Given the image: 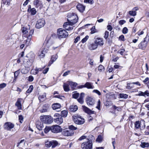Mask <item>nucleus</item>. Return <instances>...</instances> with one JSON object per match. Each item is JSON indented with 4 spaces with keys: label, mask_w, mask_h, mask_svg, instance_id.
<instances>
[{
    "label": "nucleus",
    "mask_w": 149,
    "mask_h": 149,
    "mask_svg": "<svg viewBox=\"0 0 149 149\" xmlns=\"http://www.w3.org/2000/svg\"><path fill=\"white\" fill-rule=\"evenodd\" d=\"M59 117H56L54 119V121L59 125L61 124L63 122V120L61 116H59Z\"/></svg>",
    "instance_id": "obj_20"
},
{
    "label": "nucleus",
    "mask_w": 149,
    "mask_h": 149,
    "mask_svg": "<svg viewBox=\"0 0 149 149\" xmlns=\"http://www.w3.org/2000/svg\"><path fill=\"white\" fill-rule=\"evenodd\" d=\"M35 57L34 54H33L31 58L24 61V63L25 68H29L32 66L33 63L34 62Z\"/></svg>",
    "instance_id": "obj_5"
},
{
    "label": "nucleus",
    "mask_w": 149,
    "mask_h": 149,
    "mask_svg": "<svg viewBox=\"0 0 149 149\" xmlns=\"http://www.w3.org/2000/svg\"><path fill=\"white\" fill-rule=\"evenodd\" d=\"M135 127L136 129H138L140 127L142 126V127H145V121L143 120H141L140 121H137L135 122L134 123Z\"/></svg>",
    "instance_id": "obj_10"
},
{
    "label": "nucleus",
    "mask_w": 149,
    "mask_h": 149,
    "mask_svg": "<svg viewBox=\"0 0 149 149\" xmlns=\"http://www.w3.org/2000/svg\"><path fill=\"white\" fill-rule=\"evenodd\" d=\"M81 104H83L84 102L83 99L79 98L77 100Z\"/></svg>",
    "instance_id": "obj_62"
},
{
    "label": "nucleus",
    "mask_w": 149,
    "mask_h": 149,
    "mask_svg": "<svg viewBox=\"0 0 149 149\" xmlns=\"http://www.w3.org/2000/svg\"><path fill=\"white\" fill-rule=\"evenodd\" d=\"M98 46V45L102 46L103 45L104 42L102 39L100 38H96L94 41Z\"/></svg>",
    "instance_id": "obj_19"
},
{
    "label": "nucleus",
    "mask_w": 149,
    "mask_h": 149,
    "mask_svg": "<svg viewBox=\"0 0 149 149\" xmlns=\"http://www.w3.org/2000/svg\"><path fill=\"white\" fill-rule=\"evenodd\" d=\"M69 128L72 130H76L77 129V127H76L73 125H70L69 126Z\"/></svg>",
    "instance_id": "obj_47"
},
{
    "label": "nucleus",
    "mask_w": 149,
    "mask_h": 149,
    "mask_svg": "<svg viewBox=\"0 0 149 149\" xmlns=\"http://www.w3.org/2000/svg\"><path fill=\"white\" fill-rule=\"evenodd\" d=\"M128 32V29L126 27H124L122 30L123 33L124 34H126Z\"/></svg>",
    "instance_id": "obj_51"
},
{
    "label": "nucleus",
    "mask_w": 149,
    "mask_h": 149,
    "mask_svg": "<svg viewBox=\"0 0 149 149\" xmlns=\"http://www.w3.org/2000/svg\"><path fill=\"white\" fill-rule=\"evenodd\" d=\"M86 102L88 106H93L95 103V101L92 97H88L86 99Z\"/></svg>",
    "instance_id": "obj_13"
},
{
    "label": "nucleus",
    "mask_w": 149,
    "mask_h": 149,
    "mask_svg": "<svg viewBox=\"0 0 149 149\" xmlns=\"http://www.w3.org/2000/svg\"><path fill=\"white\" fill-rule=\"evenodd\" d=\"M47 49H44L43 50H42L40 52H39L38 54L40 58H42L44 57L45 53H47Z\"/></svg>",
    "instance_id": "obj_25"
},
{
    "label": "nucleus",
    "mask_w": 149,
    "mask_h": 149,
    "mask_svg": "<svg viewBox=\"0 0 149 149\" xmlns=\"http://www.w3.org/2000/svg\"><path fill=\"white\" fill-rule=\"evenodd\" d=\"M149 41V36L147 34L145 37V38L144 39L143 41H144L147 44L148 42Z\"/></svg>",
    "instance_id": "obj_48"
},
{
    "label": "nucleus",
    "mask_w": 149,
    "mask_h": 149,
    "mask_svg": "<svg viewBox=\"0 0 149 149\" xmlns=\"http://www.w3.org/2000/svg\"><path fill=\"white\" fill-rule=\"evenodd\" d=\"M57 36L58 38H65L68 36V34L65 30L60 28L57 30Z\"/></svg>",
    "instance_id": "obj_3"
},
{
    "label": "nucleus",
    "mask_w": 149,
    "mask_h": 149,
    "mask_svg": "<svg viewBox=\"0 0 149 149\" xmlns=\"http://www.w3.org/2000/svg\"><path fill=\"white\" fill-rule=\"evenodd\" d=\"M51 146L52 148H55L58 144V142L56 141H51Z\"/></svg>",
    "instance_id": "obj_39"
},
{
    "label": "nucleus",
    "mask_w": 149,
    "mask_h": 149,
    "mask_svg": "<svg viewBox=\"0 0 149 149\" xmlns=\"http://www.w3.org/2000/svg\"><path fill=\"white\" fill-rule=\"evenodd\" d=\"M79 93H73L72 95V97L74 98L77 99L79 96Z\"/></svg>",
    "instance_id": "obj_43"
},
{
    "label": "nucleus",
    "mask_w": 149,
    "mask_h": 149,
    "mask_svg": "<svg viewBox=\"0 0 149 149\" xmlns=\"http://www.w3.org/2000/svg\"><path fill=\"white\" fill-rule=\"evenodd\" d=\"M36 127L39 130H42L43 128V123L38 122L36 124Z\"/></svg>",
    "instance_id": "obj_22"
},
{
    "label": "nucleus",
    "mask_w": 149,
    "mask_h": 149,
    "mask_svg": "<svg viewBox=\"0 0 149 149\" xmlns=\"http://www.w3.org/2000/svg\"><path fill=\"white\" fill-rule=\"evenodd\" d=\"M85 7L81 4L79 3L76 6V8L81 12H83L84 10Z\"/></svg>",
    "instance_id": "obj_21"
},
{
    "label": "nucleus",
    "mask_w": 149,
    "mask_h": 149,
    "mask_svg": "<svg viewBox=\"0 0 149 149\" xmlns=\"http://www.w3.org/2000/svg\"><path fill=\"white\" fill-rule=\"evenodd\" d=\"M126 21L125 20H121L119 22V24L120 25H122L126 23Z\"/></svg>",
    "instance_id": "obj_59"
},
{
    "label": "nucleus",
    "mask_w": 149,
    "mask_h": 149,
    "mask_svg": "<svg viewBox=\"0 0 149 149\" xmlns=\"http://www.w3.org/2000/svg\"><path fill=\"white\" fill-rule=\"evenodd\" d=\"M48 108V104H45L43 105V106L42 107V109L40 110V111L41 113H44L46 112L47 111V110Z\"/></svg>",
    "instance_id": "obj_24"
},
{
    "label": "nucleus",
    "mask_w": 149,
    "mask_h": 149,
    "mask_svg": "<svg viewBox=\"0 0 149 149\" xmlns=\"http://www.w3.org/2000/svg\"><path fill=\"white\" fill-rule=\"evenodd\" d=\"M88 38H89L88 36H86L84 38H83L82 39V40H81L82 42V43H84L85 42L87 41V40L88 39Z\"/></svg>",
    "instance_id": "obj_53"
},
{
    "label": "nucleus",
    "mask_w": 149,
    "mask_h": 149,
    "mask_svg": "<svg viewBox=\"0 0 149 149\" xmlns=\"http://www.w3.org/2000/svg\"><path fill=\"white\" fill-rule=\"evenodd\" d=\"M78 109V107L77 105H72L70 106L69 108L70 112H74Z\"/></svg>",
    "instance_id": "obj_26"
},
{
    "label": "nucleus",
    "mask_w": 149,
    "mask_h": 149,
    "mask_svg": "<svg viewBox=\"0 0 149 149\" xmlns=\"http://www.w3.org/2000/svg\"><path fill=\"white\" fill-rule=\"evenodd\" d=\"M45 24V22L44 19H39L37 21L36 27L37 29H40L44 26Z\"/></svg>",
    "instance_id": "obj_9"
},
{
    "label": "nucleus",
    "mask_w": 149,
    "mask_h": 149,
    "mask_svg": "<svg viewBox=\"0 0 149 149\" xmlns=\"http://www.w3.org/2000/svg\"><path fill=\"white\" fill-rule=\"evenodd\" d=\"M73 117L74 122L77 124L82 125L85 122L84 119L81 118V116L74 115Z\"/></svg>",
    "instance_id": "obj_6"
},
{
    "label": "nucleus",
    "mask_w": 149,
    "mask_h": 149,
    "mask_svg": "<svg viewBox=\"0 0 149 149\" xmlns=\"http://www.w3.org/2000/svg\"><path fill=\"white\" fill-rule=\"evenodd\" d=\"M119 39L122 41H124L125 38L124 36L123 35H121L119 37Z\"/></svg>",
    "instance_id": "obj_64"
},
{
    "label": "nucleus",
    "mask_w": 149,
    "mask_h": 149,
    "mask_svg": "<svg viewBox=\"0 0 149 149\" xmlns=\"http://www.w3.org/2000/svg\"><path fill=\"white\" fill-rule=\"evenodd\" d=\"M33 85H31L30 86L29 88L26 91V93H31L33 90Z\"/></svg>",
    "instance_id": "obj_42"
},
{
    "label": "nucleus",
    "mask_w": 149,
    "mask_h": 149,
    "mask_svg": "<svg viewBox=\"0 0 149 149\" xmlns=\"http://www.w3.org/2000/svg\"><path fill=\"white\" fill-rule=\"evenodd\" d=\"M61 127L58 125H53L51 126H46L44 130H62Z\"/></svg>",
    "instance_id": "obj_7"
},
{
    "label": "nucleus",
    "mask_w": 149,
    "mask_h": 149,
    "mask_svg": "<svg viewBox=\"0 0 149 149\" xmlns=\"http://www.w3.org/2000/svg\"><path fill=\"white\" fill-rule=\"evenodd\" d=\"M34 79L33 77L31 75L29 76L28 79V81L29 82L32 81Z\"/></svg>",
    "instance_id": "obj_58"
},
{
    "label": "nucleus",
    "mask_w": 149,
    "mask_h": 149,
    "mask_svg": "<svg viewBox=\"0 0 149 149\" xmlns=\"http://www.w3.org/2000/svg\"><path fill=\"white\" fill-rule=\"evenodd\" d=\"M100 100L98 101V103L97 104V106L96 107V108L97 109L99 110H100Z\"/></svg>",
    "instance_id": "obj_57"
},
{
    "label": "nucleus",
    "mask_w": 149,
    "mask_h": 149,
    "mask_svg": "<svg viewBox=\"0 0 149 149\" xmlns=\"http://www.w3.org/2000/svg\"><path fill=\"white\" fill-rule=\"evenodd\" d=\"M92 146V141L89 139L87 141L82 143L81 145L82 149H91Z\"/></svg>",
    "instance_id": "obj_4"
},
{
    "label": "nucleus",
    "mask_w": 149,
    "mask_h": 149,
    "mask_svg": "<svg viewBox=\"0 0 149 149\" xmlns=\"http://www.w3.org/2000/svg\"><path fill=\"white\" fill-rule=\"evenodd\" d=\"M83 111L86 113L89 114H91L95 113V111H93L86 107L85 106L83 105L82 106Z\"/></svg>",
    "instance_id": "obj_14"
},
{
    "label": "nucleus",
    "mask_w": 149,
    "mask_h": 149,
    "mask_svg": "<svg viewBox=\"0 0 149 149\" xmlns=\"http://www.w3.org/2000/svg\"><path fill=\"white\" fill-rule=\"evenodd\" d=\"M109 35V32L107 31H106L104 33V38L107 39Z\"/></svg>",
    "instance_id": "obj_55"
},
{
    "label": "nucleus",
    "mask_w": 149,
    "mask_h": 149,
    "mask_svg": "<svg viewBox=\"0 0 149 149\" xmlns=\"http://www.w3.org/2000/svg\"><path fill=\"white\" fill-rule=\"evenodd\" d=\"M61 105L58 103H54L52 105L53 109L56 110L57 111H59L61 110Z\"/></svg>",
    "instance_id": "obj_16"
},
{
    "label": "nucleus",
    "mask_w": 149,
    "mask_h": 149,
    "mask_svg": "<svg viewBox=\"0 0 149 149\" xmlns=\"http://www.w3.org/2000/svg\"><path fill=\"white\" fill-rule=\"evenodd\" d=\"M84 2L86 3H89L90 4H92L93 3V0H84Z\"/></svg>",
    "instance_id": "obj_56"
},
{
    "label": "nucleus",
    "mask_w": 149,
    "mask_h": 149,
    "mask_svg": "<svg viewBox=\"0 0 149 149\" xmlns=\"http://www.w3.org/2000/svg\"><path fill=\"white\" fill-rule=\"evenodd\" d=\"M139 10V8L138 7H135L132 9V10L128 12L129 14L131 16H135L136 15V11Z\"/></svg>",
    "instance_id": "obj_15"
},
{
    "label": "nucleus",
    "mask_w": 149,
    "mask_h": 149,
    "mask_svg": "<svg viewBox=\"0 0 149 149\" xmlns=\"http://www.w3.org/2000/svg\"><path fill=\"white\" fill-rule=\"evenodd\" d=\"M22 32L23 33L24 36H25L29 34L28 33V29H26V27H23L21 29Z\"/></svg>",
    "instance_id": "obj_33"
},
{
    "label": "nucleus",
    "mask_w": 149,
    "mask_h": 149,
    "mask_svg": "<svg viewBox=\"0 0 149 149\" xmlns=\"http://www.w3.org/2000/svg\"><path fill=\"white\" fill-rule=\"evenodd\" d=\"M15 105L17 107L18 109H21L22 106L21 104V101L20 100V99H18L15 104Z\"/></svg>",
    "instance_id": "obj_29"
},
{
    "label": "nucleus",
    "mask_w": 149,
    "mask_h": 149,
    "mask_svg": "<svg viewBox=\"0 0 149 149\" xmlns=\"http://www.w3.org/2000/svg\"><path fill=\"white\" fill-rule=\"evenodd\" d=\"M63 86L64 91H65L68 92L70 91V87L69 85L68 84L64 83Z\"/></svg>",
    "instance_id": "obj_31"
},
{
    "label": "nucleus",
    "mask_w": 149,
    "mask_h": 149,
    "mask_svg": "<svg viewBox=\"0 0 149 149\" xmlns=\"http://www.w3.org/2000/svg\"><path fill=\"white\" fill-rule=\"evenodd\" d=\"M91 34H93L97 32V30L95 29V27L94 26L92 27L91 29Z\"/></svg>",
    "instance_id": "obj_46"
},
{
    "label": "nucleus",
    "mask_w": 149,
    "mask_h": 149,
    "mask_svg": "<svg viewBox=\"0 0 149 149\" xmlns=\"http://www.w3.org/2000/svg\"><path fill=\"white\" fill-rule=\"evenodd\" d=\"M40 119L43 123L50 124L53 122L52 118L49 116L44 115L40 116Z\"/></svg>",
    "instance_id": "obj_2"
},
{
    "label": "nucleus",
    "mask_w": 149,
    "mask_h": 149,
    "mask_svg": "<svg viewBox=\"0 0 149 149\" xmlns=\"http://www.w3.org/2000/svg\"><path fill=\"white\" fill-rule=\"evenodd\" d=\"M93 92L96 93L99 95H100L101 94L100 92L97 90H94L93 91Z\"/></svg>",
    "instance_id": "obj_60"
},
{
    "label": "nucleus",
    "mask_w": 149,
    "mask_h": 149,
    "mask_svg": "<svg viewBox=\"0 0 149 149\" xmlns=\"http://www.w3.org/2000/svg\"><path fill=\"white\" fill-rule=\"evenodd\" d=\"M23 117L22 115H20L19 116V120L20 123H22L23 121Z\"/></svg>",
    "instance_id": "obj_52"
},
{
    "label": "nucleus",
    "mask_w": 149,
    "mask_h": 149,
    "mask_svg": "<svg viewBox=\"0 0 149 149\" xmlns=\"http://www.w3.org/2000/svg\"><path fill=\"white\" fill-rule=\"evenodd\" d=\"M54 133H58L62 132V133L65 136H72L74 134L73 131H52Z\"/></svg>",
    "instance_id": "obj_11"
},
{
    "label": "nucleus",
    "mask_w": 149,
    "mask_h": 149,
    "mask_svg": "<svg viewBox=\"0 0 149 149\" xmlns=\"http://www.w3.org/2000/svg\"><path fill=\"white\" fill-rule=\"evenodd\" d=\"M38 99L40 102H43L46 99V93H44L43 95H40L38 97Z\"/></svg>",
    "instance_id": "obj_30"
},
{
    "label": "nucleus",
    "mask_w": 149,
    "mask_h": 149,
    "mask_svg": "<svg viewBox=\"0 0 149 149\" xmlns=\"http://www.w3.org/2000/svg\"><path fill=\"white\" fill-rule=\"evenodd\" d=\"M51 141H47L45 143V145L46 147H49L51 146Z\"/></svg>",
    "instance_id": "obj_50"
},
{
    "label": "nucleus",
    "mask_w": 149,
    "mask_h": 149,
    "mask_svg": "<svg viewBox=\"0 0 149 149\" xmlns=\"http://www.w3.org/2000/svg\"><path fill=\"white\" fill-rule=\"evenodd\" d=\"M36 131L35 132L36 133H40V134L42 136H45L46 137H47V136H46L45 134H47V133H48V132L49 131H44V132H43L42 131Z\"/></svg>",
    "instance_id": "obj_32"
},
{
    "label": "nucleus",
    "mask_w": 149,
    "mask_h": 149,
    "mask_svg": "<svg viewBox=\"0 0 149 149\" xmlns=\"http://www.w3.org/2000/svg\"><path fill=\"white\" fill-rule=\"evenodd\" d=\"M149 41V36L147 34L145 37V38L144 39L143 41H144L147 44L148 42Z\"/></svg>",
    "instance_id": "obj_49"
},
{
    "label": "nucleus",
    "mask_w": 149,
    "mask_h": 149,
    "mask_svg": "<svg viewBox=\"0 0 149 149\" xmlns=\"http://www.w3.org/2000/svg\"><path fill=\"white\" fill-rule=\"evenodd\" d=\"M68 114V111H67L65 110L62 111L61 112V115L62 117L65 118L67 116Z\"/></svg>",
    "instance_id": "obj_35"
},
{
    "label": "nucleus",
    "mask_w": 149,
    "mask_h": 149,
    "mask_svg": "<svg viewBox=\"0 0 149 149\" xmlns=\"http://www.w3.org/2000/svg\"><path fill=\"white\" fill-rule=\"evenodd\" d=\"M103 137L102 136L99 135L96 139V141L99 143H101L102 141Z\"/></svg>",
    "instance_id": "obj_38"
},
{
    "label": "nucleus",
    "mask_w": 149,
    "mask_h": 149,
    "mask_svg": "<svg viewBox=\"0 0 149 149\" xmlns=\"http://www.w3.org/2000/svg\"><path fill=\"white\" fill-rule=\"evenodd\" d=\"M98 70L100 72L104 71V67L102 65H100L98 67Z\"/></svg>",
    "instance_id": "obj_45"
},
{
    "label": "nucleus",
    "mask_w": 149,
    "mask_h": 149,
    "mask_svg": "<svg viewBox=\"0 0 149 149\" xmlns=\"http://www.w3.org/2000/svg\"><path fill=\"white\" fill-rule=\"evenodd\" d=\"M33 4L36 8H38L39 6L42 7L43 6L42 1L39 0H35L33 1Z\"/></svg>",
    "instance_id": "obj_18"
},
{
    "label": "nucleus",
    "mask_w": 149,
    "mask_h": 149,
    "mask_svg": "<svg viewBox=\"0 0 149 149\" xmlns=\"http://www.w3.org/2000/svg\"><path fill=\"white\" fill-rule=\"evenodd\" d=\"M85 88L88 89H93L94 88V86L93 84V83L90 82H86L85 84Z\"/></svg>",
    "instance_id": "obj_23"
},
{
    "label": "nucleus",
    "mask_w": 149,
    "mask_h": 149,
    "mask_svg": "<svg viewBox=\"0 0 149 149\" xmlns=\"http://www.w3.org/2000/svg\"><path fill=\"white\" fill-rule=\"evenodd\" d=\"M147 45V44L143 41L138 45V46L139 49L144 50L146 49Z\"/></svg>",
    "instance_id": "obj_17"
},
{
    "label": "nucleus",
    "mask_w": 149,
    "mask_h": 149,
    "mask_svg": "<svg viewBox=\"0 0 149 149\" xmlns=\"http://www.w3.org/2000/svg\"><path fill=\"white\" fill-rule=\"evenodd\" d=\"M125 50L124 48H122L119 50L117 52L118 53H120L121 56H124L125 54Z\"/></svg>",
    "instance_id": "obj_37"
},
{
    "label": "nucleus",
    "mask_w": 149,
    "mask_h": 149,
    "mask_svg": "<svg viewBox=\"0 0 149 149\" xmlns=\"http://www.w3.org/2000/svg\"><path fill=\"white\" fill-rule=\"evenodd\" d=\"M87 137V136L85 135H83L81 136L79 139V141H81L83 139H86Z\"/></svg>",
    "instance_id": "obj_61"
},
{
    "label": "nucleus",
    "mask_w": 149,
    "mask_h": 149,
    "mask_svg": "<svg viewBox=\"0 0 149 149\" xmlns=\"http://www.w3.org/2000/svg\"><path fill=\"white\" fill-rule=\"evenodd\" d=\"M30 13L31 15H34L36 13V11L35 8H33L30 10Z\"/></svg>",
    "instance_id": "obj_41"
},
{
    "label": "nucleus",
    "mask_w": 149,
    "mask_h": 149,
    "mask_svg": "<svg viewBox=\"0 0 149 149\" xmlns=\"http://www.w3.org/2000/svg\"><path fill=\"white\" fill-rule=\"evenodd\" d=\"M35 69L36 70V72L35 74H38L39 71H40L42 70V69L40 68H36Z\"/></svg>",
    "instance_id": "obj_63"
},
{
    "label": "nucleus",
    "mask_w": 149,
    "mask_h": 149,
    "mask_svg": "<svg viewBox=\"0 0 149 149\" xmlns=\"http://www.w3.org/2000/svg\"><path fill=\"white\" fill-rule=\"evenodd\" d=\"M97 47V45L95 43H92L90 44L89 46V49L91 50L95 49Z\"/></svg>",
    "instance_id": "obj_28"
},
{
    "label": "nucleus",
    "mask_w": 149,
    "mask_h": 149,
    "mask_svg": "<svg viewBox=\"0 0 149 149\" xmlns=\"http://www.w3.org/2000/svg\"><path fill=\"white\" fill-rule=\"evenodd\" d=\"M78 17L77 15L72 16L70 19H68V22L65 23L63 25V27L65 28L68 25H72L76 24L78 21Z\"/></svg>",
    "instance_id": "obj_1"
},
{
    "label": "nucleus",
    "mask_w": 149,
    "mask_h": 149,
    "mask_svg": "<svg viewBox=\"0 0 149 149\" xmlns=\"http://www.w3.org/2000/svg\"><path fill=\"white\" fill-rule=\"evenodd\" d=\"M57 58L58 56L57 55H53L51 57V60L49 61V65H50L53 63H54L55 61L57 59Z\"/></svg>",
    "instance_id": "obj_27"
},
{
    "label": "nucleus",
    "mask_w": 149,
    "mask_h": 149,
    "mask_svg": "<svg viewBox=\"0 0 149 149\" xmlns=\"http://www.w3.org/2000/svg\"><path fill=\"white\" fill-rule=\"evenodd\" d=\"M69 84L71 88L73 89H74L77 85V83L71 81L69 82Z\"/></svg>",
    "instance_id": "obj_34"
},
{
    "label": "nucleus",
    "mask_w": 149,
    "mask_h": 149,
    "mask_svg": "<svg viewBox=\"0 0 149 149\" xmlns=\"http://www.w3.org/2000/svg\"><path fill=\"white\" fill-rule=\"evenodd\" d=\"M26 68H24L22 69L21 70V72L23 74H26L28 73L29 72L28 70L26 69Z\"/></svg>",
    "instance_id": "obj_44"
},
{
    "label": "nucleus",
    "mask_w": 149,
    "mask_h": 149,
    "mask_svg": "<svg viewBox=\"0 0 149 149\" xmlns=\"http://www.w3.org/2000/svg\"><path fill=\"white\" fill-rule=\"evenodd\" d=\"M140 146L143 148L148 147L149 146V143H148L141 142Z\"/></svg>",
    "instance_id": "obj_36"
},
{
    "label": "nucleus",
    "mask_w": 149,
    "mask_h": 149,
    "mask_svg": "<svg viewBox=\"0 0 149 149\" xmlns=\"http://www.w3.org/2000/svg\"><path fill=\"white\" fill-rule=\"evenodd\" d=\"M34 30L33 29H32L30 31L28 34L26 35L25 36H24V37H25L27 38V40H25L26 41L25 44L26 46H28L31 40L32 36L34 32Z\"/></svg>",
    "instance_id": "obj_8"
},
{
    "label": "nucleus",
    "mask_w": 149,
    "mask_h": 149,
    "mask_svg": "<svg viewBox=\"0 0 149 149\" xmlns=\"http://www.w3.org/2000/svg\"><path fill=\"white\" fill-rule=\"evenodd\" d=\"M119 97L120 98L126 99L127 98L128 95L126 94L120 93L119 94Z\"/></svg>",
    "instance_id": "obj_40"
},
{
    "label": "nucleus",
    "mask_w": 149,
    "mask_h": 149,
    "mask_svg": "<svg viewBox=\"0 0 149 149\" xmlns=\"http://www.w3.org/2000/svg\"><path fill=\"white\" fill-rule=\"evenodd\" d=\"M14 126V125L10 122H6L4 125L5 129L8 130H10L13 128Z\"/></svg>",
    "instance_id": "obj_12"
},
{
    "label": "nucleus",
    "mask_w": 149,
    "mask_h": 149,
    "mask_svg": "<svg viewBox=\"0 0 149 149\" xmlns=\"http://www.w3.org/2000/svg\"><path fill=\"white\" fill-rule=\"evenodd\" d=\"M6 84L5 83H3L0 84V91L1 89H2L6 87Z\"/></svg>",
    "instance_id": "obj_54"
}]
</instances>
